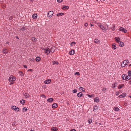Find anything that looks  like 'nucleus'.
I'll return each mask as SVG.
<instances>
[{"label":"nucleus","instance_id":"cd10ccee","mask_svg":"<svg viewBox=\"0 0 131 131\" xmlns=\"http://www.w3.org/2000/svg\"><path fill=\"white\" fill-rule=\"evenodd\" d=\"M22 110L23 112H25L27 111V109L26 107H24L23 108Z\"/></svg>","mask_w":131,"mask_h":131},{"label":"nucleus","instance_id":"49530a36","mask_svg":"<svg viewBox=\"0 0 131 131\" xmlns=\"http://www.w3.org/2000/svg\"><path fill=\"white\" fill-rule=\"evenodd\" d=\"M106 90V89L105 88V89L104 88L102 89V91L103 92H105Z\"/></svg>","mask_w":131,"mask_h":131},{"label":"nucleus","instance_id":"603ef678","mask_svg":"<svg viewBox=\"0 0 131 131\" xmlns=\"http://www.w3.org/2000/svg\"><path fill=\"white\" fill-rule=\"evenodd\" d=\"M84 26L86 27L88 26V24L87 23H85Z\"/></svg>","mask_w":131,"mask_h":131},{"label":"nucleus","instance_id":"8fccbe9b","mask_svg":"<svg viewBox=\"0 0 131 131\" xmlns=\"http://www.w3.org/2000/svg\"><path fill=\"white\" fill-rule=\"evenodd\" d=\"M32 71V69H29L28 70V71Z\"/></svg>","mask_w":131,"mask_h":131},{"label":"nucleus","instance_id":"a18cd8bd","mask_svg":"<svg viewBox=\"0 0 131 131\" xmlns=\"http://www.w3.org/2000/svg\"><path fill=\"white\" fill-rule=\"evenodd\" d=\"M13 18V16H11L9 18V20H12V19Z\"/></svg>","mask_w":131,"mask_h":131},{"label":"nucleus","instance_id":"c9c22d12","mask_svg":"<svg viewBox=\"0 0 131 131\" xmlns=\"http://www.w3.org/2000/svg\"><path fill=\"white\" fill-rule=\"evenodd\" d=\"M119 110V109L118 107H115V111H118Z\"/></svg>","mask_w":131,"mask_h":131},{"label":"nucleus","instance_id":"13d9d810","mask_svg":"<svg viewBox=\"0 0 131 131\" xmlns=\"http://www.w3.org/2000/svg\"><path fill=\"white\" fill-rule=\"evenodd\" d=\"M13 83H13V82H10V85H11V84H13Z\"/></svg>","mask_w":131,"mask_h":131},{"label":"nucleus","instance_id":"a211bd4d","mask_svg":"<svg viewBox=\"0 0 131 131\" xmlns=\"http://www.w3.org/2000/svg\"><path fill=\"white\" fill-rule=\"evenodd\" d=\"M51 130H52L54 131H57L58 130L57 128L54 127H52Z\"/></svg>","mask_w":131,"mask_h":131},{"label":"nucleus","instance_id":"6e6552de","mask_svg":"<svg viewBox=\"0 0 131 131\" xmlns=\"http://www.w3.org/2000/svg\"><path fill=\"white\" fill-rule=\"evenodd\" d=\"M126 95V93H123L122 94H121L119 95L118 97L119 98H121L122 97H124Z\"/></svg>","mask_w":131,"mask_h":131},{"label":"nucleus","instance_id":"de8ad7c7","mask_svg":"<svg viewBox=\"0 0 131 131\" xmlns=\"http://www.w3.org/2000/svg\"><path fill=\"white\" fill-rule=\"evenodd\" d=\"M80 88L81 89V90H82V91H85L84 90H83V88L82 87H80Z\"/></svg>","mask_w":131,"mask_h":131},{"label":"nucleus","instance_id":"680f3d73","mask_svg":"<svg viewBox=\"0 0 131 131\" xmlns=\"http://www.w3.org/2000/svg\"><path fill=\"white\" fill-rule=\"evenodd\" d=\"M90 24V25H91V27L92 26H93V25H92V24Z\"/></svg>","mask_w":131,"mask_h":131},{"label":"nucleus","instance_id":"4468645a","mask_svg":"<svg viewBox=\"0 0 131 131\" xmlns=\"http://www.w3.org/2000/svg\"><path fill=\"white\" fill-rule=\"evenodd\" d=\"M119 43L118 44L119 46L122 47L124 46V43L122 41H120Z\"/></svg>","mask_w":131,"mask_h":131},{"label":"nucleus","instance_id":"ddd939ff","mask_svg":"<svg viewBox=\"0 0 131 131\" xmlns=\"http://www.w3.org/2000/svg\"><path fill=\"white\" fill-rule=\"evenodd\" d=\"M53 49V47H51V49H50H50L49 48V50L48 51V53L49 54L50 52H51L52 53H53V52L55 50H53V51H52V49Z\"/></svg>","mask_w":131,"mask_h":131},{"label":"nucleus","instance_id":"bb28decb","mask_svg":"<svg viewBox=\"0 0 131 131\" xmlns=\"http://www.w3.org/2000/svg\"><path fill=\"white\" fill-rule=\"evenodd\" d=\"M99 42V40H98L97 39H95L94 40V42L95 43H98Z\"/></svg>","mask_w":131,"mask_h":131},{"label":"nucleus","instance_id":"39448f33","mask_svg":"<svg viewBox=\"0 0 131 131\" xmlns=\"http://www.w3.org/2000/svg\"><path fill=\"white\" fill-rule=\"evenodd\" d=\"M13 108H12V109H14V110L15 111H16L17 112H18L19 111V108L17 107H16L15 106H13Z\"/></svg>","mask_w":131,"mask_h":131},{"label":"nucleus","instance_id":"c03bdc74","mask_svg":"<svg viewBox=\"0 0 131 131\" xmlns=\"http://www.w3.org/2000/svg\"><path fill=\"white\" fill-rule=\"evenodd\" d=\"M62 1V0H57V2L58 3H61Z\"/></svg>","mask_w":131,"mask_h":131},{"label":"nucleus","instance_id":"7ed1b4c3","mask_svg":"<svg viewBox=\"0 0 131 131\" xmlns=\"http://www.w3.org/2000/svg\"><path fill=\"white\" fill-rule=\"evenodd\" d=\"M53 13L52 11H50L47 14V16L48 17H51L52 15H53Z\"/></svg>","mask_w":131,"mask_h":131},{"label":"nucleus","instance_id":"5701e85b","mask_svg":"<svg viewBox=\"0 0 131 131\" xmlns=\"http://www.w3.org/2000/svg\"><path fill=\"white\" fill-rule=\"evenodd\" d=\"M64 14L63 13H60L57 14L56 15L57 16H60L63 15Z\"/></svg>","mask_w":131,"mask_h":131},{"label":"nucleus","instance_id":"9d476101","mask_svg":"<svg viewBox=\"0 0 131 131\" xmlns=\"http://www.w3.org/2000/svg\"><path fill=\"white\" fill-rule=\"evenodd\" d=\"M120 39L119 37H115V41L117 42H119L120 41Z\"/></svg>","mask_w":131,"mask_h":131},{"label":"nucleus","instance_id":"4d7b16f0","mask_svg":"<svg viewBox=\"0 0 131 131\" xmlns=\"http://www.w3.org/2000/svg\"><path fill=\"white\" fill-rule=\"evenodd\" d=\"M15 38H16V39H19V38L18 37V36H16L15 37Z\"/></svg>","mask_w":131,"mask_h":131},{"label":"nucleus","instance_id":"6ab92c4d","mask_svg":"<svg viewBox=\"0 0 131 131\" xmlns=\"http://www.w3.org/2000/svg\"><path fill=\"white\" fill-rule=\"evenodd\" d=\"M32 17L33 19H36L37 17V15L36 14H34L32 15Z\"/></svg>","mask_w":131,"mask_h":131},{"label":"nucleus","instance_id":"69168bd1","mask_svg":"<svg viewBox=\"0 0 131 131\" xmlns=\"http://www.w3.org/2000/svg\"><path fill=\"white\" fill-rule=\"evenodd\" d=\"M113 110H115V107H114L113 108Z\"/></svg>","mask_w":131,"mask_h":131},{"label":"nucleus","instance_id":"e2e57ef3","mask_svg":"<svg viewBox=\"0 0 131 131\" xmlns=\"http://www.w3.org/2000/svg\"><path fill=\"white\" fill-rule=\"evenodd\" d=\"M5 43L6 44H8L9 42H6Z\"/></svg>","mask_w":131,"mask_h":131},{"label":"nucleus","instance_id":"864d4df0","mask_svg":"<svg viewBox=\"0 0 131 131\" xmlns=\"http://www.w3.org/2000/svg\"><path fill=\"white\" fill-rule=\"evenodd\" d=\"M41 96H42V97H44V98H45L46 97V96H45V95L44 94H42L41 95Z\"/></svg>","mask_w":131,"mask_h":131},{"label":"nucleus","instance_id":"f257e3e1","mask_svg":"<svg viewBox=\"0 0 131 131\" xmlns=\"http://www.w3.org/2000/svg\"><path fill=\"white\" fill-rule=\"evenodd\" d=\"M129 62L127 60H125L122 63L121 66L122 67H124L125 65L128 64V63Z\"/></svg>","mask_w":131,"mask_h":131},{"label":"nucleus","instance_id":"72a5a7b5","mask_svg":"<svg viewBox=\"0 0 131 131\" xmlns=\"http://www.w3.org/2000/svg\"><path fill=\"white\" fill-rule=\"evenodd\" d=\"M76 43L74 42H72L71 43L70 45L71 46H72L73 44H75Z\"/></svg>","mask_w":131,"mask_h":131},{"label":"nucleus","instance_id":"7c9ffc66","mask_svg":"<svg viewBox=\"0 0 131 131\" xmlns=\"http://www.w3.org/2000/svg\"><path fill=\"white\" fill-rule=\"evenodd\" d=\"M20 102L23 105H24L25 103V101L24 100L22 99V101H20Z\"/></svg>","mask_w":131,"mask_h":131},{"label":"nucleus","instance_id":"f8f14e48","mask_svg":"<svg viewBox=\"0 0 131 131\" xmlns=\"http://www.w3.org/2000/svg\"><path fill=\"white\" fill-rule=\"evenodd\" d=\"M2 52L4 54H6L8 52L7 49L4 48L2 51Z\"/></svg>","mask_w":131,"mask_h":131},{"label":"nucleus","instance_id":"6e6d98bb","mask_svg":"<svg viewBox=\"0 0 131 131\" xmlns=\"http://www.w3.org/2000/svg\"><path fill=\"white\" fill-rule=\"evenodd\" d=\"M88 97H92L91 96V95H89V94H88Z\"/></svg>","mask_w":131,"mask_h":131},{"label":"nucleus","instance_id":"ea45409f","mask_svg":"<svg viewBox=\"0 0 131 131\" xmlns=\"http://www.w3.org/2000/svg\"><path fill=\"white\" fill-rule=\"evenodd\" d=\"M112 48L113 49H115V43H113L112 45Z\"/></svg>","mask_w":131,"mask_h":131},{"label":"nucleus","instance_id":"0e129e2a","mask_svg":"<svg viewBox=\"0 0 131 131\" xmlns=\"http://www.w3.org/2000/svg\"><path fill=\"white\" fill-rule=\"evenodd\" d=\"M30 131H34V130H32V129H31L30 130Z\"/></svg>","mask_w":131,"mask_h":131},{"label":"nucleus","instance_id":"0eeeda50","mask_svg":"<svg viewBox=\"0 0 131 131\" xmlns=\"http://www.w3.org/2000/svg\"><path fill=\"white\" fill-rule=\"evenodd\" d=\"M58 107V105L56 103H54L52 105V107L53 108H55Z\"/></svg>","mask_w":131,"mask_h":131},{"label":"nucleus","instance_id":"393cba45","mask_svg":"<svg viewBox=\"0 0 131 131\" xmlns=\"http://www.w3.org/2000/svg\"><path fill=\"white\" fill-rule=\"evenodd\" d=\"M31 40L32 41L34 42H36L37 41V39L34 37H32L31 38Z\"/></svg>","mask_w":131,"mask_h":131},{"label":"nucleus","instance_id":"f3484780","mask_svg":"<svg viewBox=\"0 0 131 131\" xmlns=\"http://www.w3.org/2000/svg\"><path fill=\"white\" fill-rule=\"evenodd\" d=\"M124 85V84H119L118 86V89H121L123 87Z\"/></svg>","mask_w":131,"mask_h":131},{"label":"nucleus","instance_id":"052dcab7","mask_svg":"<svg viewBox=\"0 0 131 131\" xmlns=\"http://www.w3.org/2000/svg\"><path fill=\"white\" fill-rule=\"evenodd\" d=\"M97 1H98L99 2H100L101 1V0H97Z\"/></svg>","mask_w":131,"mask_h":131},{"label":"nucleus","instance_id":"58836bf2","mask_svg":"<svg viewBox=\"0 0 131 131\" xmlns=\"http://www.w3.org/2000/svg\"><path fill=\"white\" fill-rule=\"evenodd\" d=\"M72 92L73 93H76L77 92V90L75 89Z\"/></svg>","mask_w":131,"mask_h":131},{"label":"nucleus","instance_id":"4be33fe9","mask_svg":"<svg viewBox=\"0 0 131 131\" xmlns=\"http://www.w3.org/2000/svg\"><path fill=\"white\" fill-rule=\"evenodd\" d=\"M98 25L100 27V28H101L102 30H104V29H105L104 27L102 25Z\"/></svg>","mask_w":131,"mask_h":131},{"label":"nucleus","instance_id":"dca6fc26","mask_svg":"<svg viewBox=\"0 0 131 131\" xmlns=\"http://www.w3.org/2000/svg\"><path fill=\"white\" fill-rule=\"evenodd\" d=\"M69 8V7L68 6H64L62 8V9L63 10H66L68 9Z\"/></svg>","mask_w":131,"mask_h":131},{"label":"nucleus","instance_id":"b1692460","mask_svg":"<svg viewBox=\"0 0 131 131\" xmlns=\"http://www.w3.org/2000/svg\"><path fill=\"white\" fill-rule=\"evenodd\" d=\"M127 75L126 74H123L122 76V78L123 80H125V78H126V77H127Z\"/></svg>","mask_w":131,"mask_h":131},{"label":"nucleus","instance_id":"c85d7f7f","mask_svg":"<svg viewBox=\"0 0 131 131\" xmlns=\"http://www.w3.org/2000/svg\"><path fill=\"white\" fill-rule=\"evenodd\" d=\"M52 63L53 64H56L57 65H58L59 64V63L57 61H52Z\"/></svg>","mask_w":131,"mask_h":131},{"label":"nucleus","instance_id":"09e8293b","mask_svg":"<svg viewBox=\"0 0 131 131\" xmlns=\"http://www.w3.org/2000/svg\"><path fill=\"white\" fill-rule=\"evenodd\" d=\"M119 93L120 92H116V95H119Z\"/></svg>","mask_w":131,"mask_h":131},{"label":"nucleus","instance_id":"3c124183","mask_svg":"<svg viewBox=\"0 0 131 131\" xmlns=\"http://www.w3.org/2000/svg\"><path fill=\"white\" fill-rule=\"evenodd\" d=\"M70 131H76V130L74 129H73L72 130H71Z\"/></svg>","mask_w":131,"mask_h":131},{"label":"nucleus","instance_id":"2eb2a0df","mask_svg":"<svg viewBox=\"0 0 131 131\" xmlns=\"http://www.w3.org/2000/svg\"><path fill=\"white\" fill-rule=\"evenodd\" d=\"M83 95V94L81 92H80L78 93L77 94V96L79 97L82 96Z\"/></svg>","mask_w":131,"mask_h":131},{"label":"nucleus","instance_id":"a19ab883","mask_svg":"<svg viewBox=\"0 0 131 131\" xmlns=\"http://www.w3.org/2000/svg\"><path fill=\"white\" fill-rule=\"evenodd\" d=\"M24 30H25V29L24 27H22V28H21L20 29V30L23 31Z\"/></svg>","mask_w":131,"mask_h":131},{"label":"nucleus","instance_id":"bf43d9fd","mask_svg":"<svg viewBox=\"0 0 131 131\" xmlns=\"http://www.w3.org/2000/svg\"><path fill=\"white\" fill-rule=\"evenodd\" d=\"M129 84H131V80H130L129 81Z\"/></svg>","mask_w":131,"mask_h":131},{"label":"nucleus","instance_id":"4c0bfd02","mask_svg":"<svg viewBox=\"0 0 131 131\" xmlns=\"http://www.w3.org/2000/svg\"><path fill=\"white\" fill-rule=\"evenodd\" d=\"M130 79V78H129V77L128 76H127V77H126V78H125V80H127L128 79V80H129V79Z\"/></svg>","mask_w":131,"mask_h":131},{"label":"nucleus","instance_id":"20e7f679","mask_svg":"<svg viewBox=\"0 0 131 131\" xmlns=\"http://www.w3.org/2000/svg\"><path fill=\"white\" fill-rule=\"evenodd\" d=\"M119 30L120 31L124 32V33H126L127 31V30L126 29L122 27L120 28L119 29Z\"/></svg>","mask_w":131,"mask_h":131},{"label":"nucleus","instance_id":"aec40b11","mask_svg":"<svg viewBox=\"0 0 131 131\" xmlns=\"http://www.w3.org/2000/svg\"><path fill=\"white\" fill-rule=\"evenodd\" d=\"M53 99L52 98H50L47 100V101L49 102H51L53 101Z\"/></svg>","mask_w":131,"mask_h":131},{"label":"nucleus","instance_id":"338daca9","mask_svg":"<svg viewBox=\"0 0 131 131\" xmlns=\"http://www.w3.org/2000/svg\"><path fill=\"white\" fill-rule=\"evenodd\" d=\"M99 124V125H101V123H100Z\"/></svg>","mask_w":131,"mask_h":131},{"label":"nucleus","instance_id":"774afa93","mask_svg":"<svg viewBox=\"0 0 131 131\" xmlns=\"http://www.w3.org/2000/svg\"><path fill=\"white\" fill-rule=\"evenodd\" d=\"M129 97H130V98H131V96H129Z\"/></svg>","mask_w":131,"mask_h":131},{"label":"nucleus","instance_id":"79ce46f5","mask_svg":"<svg viewBox=\"0 0 131 131\" xmlns=\"http://www.w3.org/2000/svg\"><path fill=\"white\" fill-rule=\"evenodd\" d=\"M92 120H89L88 123L89 124L91 123H92Z\"/></svg>","mask_w":131,"mask_h":131},{"label":"nucleus","instance_id":"5fc2aeb1","mask_svg":"<svg viewBox=\"0 0 131 131\" xmlns=\"http://www.w3.org/2000/svg\"><path fill=\"white\" fill-rule=\"evenodd\" d=\"M23 66H24V68H27V66L26 65H24Z\"/></svg>","mask_w":131,"mask_h":131},{"label":"nucleus","instance_id":"473e14b6","mask_svg":"<svg viewBox=\"0 0 131 131\" xmlns=\"http://www.w3.org/2000/svg\"><path fill=\"white\" fill-rule=\"evenodd\" d=\"M93 111H94V110H96L97 109V106H95L93 107Z\"/></svg>","mask_w":131,"mask_h":131},{"label":"nucleus","instance_id":"1a4fd4ad","mask_svg":"<svg viewBox=\"0 0 131 131\" xmlns=\"http://www.w3.org/2000/svg\"><path fill=\"white\" fill-rule=\"evenodd\" d=\"M75 51L73 49L71 51H69V53L70 55H73L75 53Z\"/></svg>","mask_w":131,"mask_h":131},{"label":"nucleus","instance_id":"412c9836","mask_svg":"<svg viewBox=\"0 0 131 131\" xmlns=\"http://www.w3.org/2000/svg\"><path fill=\"white\" fill-rule=\"evenodd\" d=\"M40 59L41 58L39 57H37L36 58V61L37 62H39Z\"/></svg>","mask_w":131,"mask_h":131},{"label":"nucleus","instance_id":"9b49d317","mask_svg":"<svg viewBox=\"0 0 131 131\" xmlns=\"http://www.w3.org/2000/svg\"><path fill=\"white\" fill-rule=\"evenodd\" d=\"M45 50V53L47 54V55H48L49 54L48 52L49 50V48H47L43 49Z\"/></svg>","mask_w":131,"mask_h":131},{"label":"nucleus","instance_id":"a878e982","mask_svg":"<svg viewBox=\"0 0 131 131\" xmlns=\"http://www.w3.org/2000/svg\"><path fill=\"white\" fill-rule=\"evenodd\" d=\"M94 101L95 102H98L99 101V100L97 97H95L94 99Z\"/></svg>","mask_w":131,"mask_h":131},{"label":"nucleus","instance_id":"c756f323","mask_svg":"<svg viewBox=\"0 0 131 131\" xmlns=\"http://www.w3.org/2000/svg\"><path fill=\"white\" fill-rule=\"evenodd\" d=\"M19 73L20 76H24L23 73L22 71H20L19 72Z\"/></svg>","mask_w":131,"mask_h":131},{"label":"nucleus","instance_id":"2f4dec72","mask_svg":"<svg viewBox=\"0 0 131 131\" xmlns=\"http://www.w3.org/2000/svg\"><path fill=\"white\" fill-rule=\"evenodd\" d=\"M25 97L27 98H28L29 97L30 95L27 94V93H26L25 94Z\"/></svg>","mask_w":131,"mask_h":131},{"label":"nucleus","instance_id":"f704fd0d","mask_svg":"<svg viewBox=\"0 0 131 131\" xmlns=\"http://www.w3.org/2000/svg\"><path fill=\"white\" fill-rule=\"evenodd\" d=\"M128 74L129 76L131 75V71H129L128 72Z\"/></svg>","mask_w":131,"mask_h":131},{"label":"nucleus","instance_id":"423d86ee","mask_svg":"<svg viewBox=\"0 0 131 131\" xmlns=\"http://www.w3.org/2000/svg\"><path fill=\"white\" fill-rule=\"evenodd\" d=\"M51 81V80L50 79H49L45 81L44 82V83L45 84H49L50 83Z\"/></svg>","mask_w":131,"mask_h":131},{"label":"nucleus","instance_id":"e433bc0d","mask_svg":"<svg viewBox=\"0 0 131 131\" xmlns=\"http://www.w3.org/2000/svg\"><path fill=\"white\" fill-rule=\"evenodd\" d=\"M75 75H80V74L78 72H75L74 74Z\"/></svg>","mask_w":131,"mask_h":131},{"label":"nucleus","instance_id":"f03ea898","mask_svg":"<svg viewBox=\"0 0 131 131\" xmlns=\"http://www.w3.org/2000/svg\"><path fill=\"white\" fill-rule=\"evenodd\" d=\"M16 80V78L15 77L11 75L10 76L8 79V80L9 82H10L11 81H14Z\"/></svg>","mask_w":131,"mask_h":131},{"label":"nucleus","instance_id":"37998d69","mask_svg":"<svg viewBox=\"0 0 131 131\" xmlns=\"http://www.w3.org/2000/svg\"><path fill=\"white\" fill-rule=\"evenodd\" d=\"M112 87L113 88H115V83H114L112 85Z\"/></svg>","mask_w":131,"mask_h":131}]
</instances>
